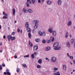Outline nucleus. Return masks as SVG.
<instances>
[{
    "instance_id": "f257e3e1",
    "label": "nucleus",
    "mask_w": 75,
    "mask_h": 75,
    "mask_svg": "<svg viewBox=\"0 0 75 75\" xmlns=\"http://www.w3.org/2000/svg\"><path fill=\"white\" fill-rule=\"evenodd\" d=\"M38 34L40 36H45V35H46V33L45 32H42L41 31H39L38 32Z\"/></svg>"
},
{
    "instance_id": "f03ea898",
    "label": "nucleus",
    "mask_w": 75,
    "mask_h": 75,
    "mask_svg": "<svg viewBox=\"0 0 75 75\" xmlns=\"http://www.w3.org/2000/svg\"><path fill=\"white\" fill-rule=\"evenodd\" d=\"M51 61L52 62H56L57 61V58L55 57H53L51 58Z\"/></svg>"
},
{
    "instance_id": "7ed1b4c3",
    "label": "nucleus",
    "mask_w": 75,
    "mask_h": 75,
    "mask_svg": "<svg viewBox=\"0 0 75 75\" xmlns=\"http://www.w3.org/2000/svg\"><path fill=\"white\" fill-rule=\"evenodd\" d=\"M27 2L26 3L27 6V7H29V4H31V1L30 0H27Z\"/></svg>"
},
{
    "instance_id": "20e7f679",
    "label": "nucleus",
    "mask_w": 75,
    "mask_h": 75,
    "mask_svg": "<svg viewBox=\"0 0 75 75\" xmlns=\"http://www.w3.org/2000/svg\"><path fill=\"white\" fill-rule=\"evenodd\" d=\"M38 21L37 20H34L33 22V24L35 25H38V23H39Z\"/></svg>"
},
{
    "instance_id": "39448f33",
    "label": "nucleus",
    "mask_w": 75,
    "mask_h": 75,
    "mask_svg": "<svg viewBox=\"0 0 75 75\" xmlns=\"http://www.w3.org/2000/svg\"><path fill=\"white\" fill-rule=\"evenodd\" d=\"M59 45V43L57 42L55 43L54 44H53V46L54 47H57V46H58Z\"/></svg>"
},
{
    "instance_id": "423d86ee",
    "label": "nucleus",
    "mask_w": 75,
    "mask_h": 75,
    "mask_svg": "<svg viewBox=\"0 0 75 75\" xmlns=\"http://www.w3.org/2000/svg\"><path fill=\"white\" fill-rule=\"evenodd\" d=\"M52 33L53 35L54 36H56L57 35V32H56V31L53 30Z\"/></svg>"
},
{
    "instance_id": "0eeeda50",
    "label": "nucleus",
    "mask_w": 75,
    "mask_h": 75,
    "mask_svg": "<svg viewBox=\"0 0 75 75\" xmlns=\"http://www.w3.org/2000/svg\"><path fill=\"white\" fill-rule=\"evenodd\" d=\"M28 12H29V13H33V10L31 9H28L27 10Z\"/></svg>"
},
{
    "instance_id": "6e6552de",
    "label": "nucleus",
    "mask_w": 75,
    "mask_h": 75,
    "mask_svg": "<svg viewBox=\"0 0 75 75\" xmlns=\"http://www.w3.org/2000/svg\"><path fill=\"white\" fill-rule=\"evenodd\" d=\"M53 29L52 28H50V29L48 30V31H49V32H50V33H52L53 31H52Z\"/></svg>"
},
{
    "instance_id": "1a4fd4ad",
    "label": "nucleus",
    "mask_w": 75,
    "mask_h": 75,
    "mask_svg": "<svg viewBox=\"0 0 75 75\" xmlns=\"http://www.w3.org/2000/svg\"><path fill=\"white\" fill-rule=\"evenodd\" d=\"M47 4H48V5H50V4H51L52 2H51L50 0H48L47 1Z\"/></svg>"
},
{
    "instance_id": "9d476101",
    "label": "nucleus",
    "mask_w": 75,
    "mask_h": 75,
    "mask_svg": "<svg viewBox=\"0 0 75 75\" xmlns=\"http://www.w3.org/2000/svg\"><path fill=\"white\" fill-rule=\"evenodd\" d=\"M67 46H68V47L69 48H70L71 47V45H70V43L69 42H67L66 43Z\"/></svg>"
},
{
    "instance_id": "9b49d317",
    "label": "nucleus",
    "mask_w": 75,
    "mask_h": 75,
    "mask_svg": "<svg viewBox=\"0 0 75 75\" xmlns=\"http://www.w3.org/2000/svg\"><path fill=\"white\" fill-rule=\"evenodd\" d=\"M23 13H25V14L27 13V10L26 9H25L24 8H23Z\"/></svg>"
},
{
    "instance_id": "f8f14e48",
    "label": "nucleus",
    "mask_w": 75,
    "mask_h": 75,
    "mask_svg": "<svg viewBox=\"0 0 75 75\" xmlns=\"http://www.w3.org/2000/svg\"><path fill=\"white\" fill-rule=\"evenodd\" d=\"M61 48V47H55L54 48V49L55 50H60Z\"/></svg>"
},
{
    "instance_id": "ddd939ff",
    "label": "nucleus",
    "mask_w": 75,
    "mask_h": 75,
    "mask_svg": "<svg viewBox=\"0 0 75 75\" xmlns=\"http://www.w3.org/2000/svg\"><path fill=\"white\" fill-rule=\"evenodd\" d=\"M34 50L35 51L38 50V46H35L34 47Z\"/></svg>"
},
{
    "instance_id": "4468645a",
    "label": "nucleus",
    "mask_w": 75,
    "mask_h": 75,
    "mask_svg": "<svg viewBox=\"0 0 75 75\" xmlns=\"http://www.w3.org/2000/svg\"><path fill=\"white\" fill-rule=\"evenodd\" d=\"M16 13V10L14 8H13V16H14L15 15V13Z\"/></svg>"
},
{
    "instance_id": "2eb2a0df",
    "label": "nucleus",
    "mask_w": 75,
    "mask_h": 75,
    "mask_svg": "<svg viewBox=\"0 0 75 75\" xmlns=\"http://www.w3.org/2000/svg\"><path fill=\"white\" fill-rule=\"evenodd\" d=\"M62 3V1H61V0H58V4H59V5H61V4Z\"/></svg>"
},
{
    "instance_id": "dca6fc26",
    "label": "nucleus",
    "mask_w": 75,
    "mask_h": 75,
    "mask_svg": "<svg viewBox=\"0 0 75 75\" xmlns=\"http://www.w3.org/2000/svg\"><path fill=\"white\" fill-rule=\"evenodd\" d=\"M54 75H61L60 74H59V71H57L56 72V73H54Z\"/></svg>"
},
{
    "instance_id": "f3484780",
    "label": "nucleus",
    "mask_w": 75,
    "mask_h": 75,
    "mask_svg": "<svg viewBox=\"0 0 75 75\" xmlns=\"http://www.w3.org/2000/svg\"><path fill=\"white\" fill-rule=\"evenodd\" d=\"M25 26L26 28H28V27H29V25H28V22L26 23Z\"/></svg>"
},
{
    "instance_id": "a211bd4d",
    "label": "nucleus",
    "mask_w": 75,
    "mask_h": 75,
    "mask_svg": "<svg viewBox=\"0 0 75 75\" xmlns=\"http://www.w3.org/2000/svg\"><path fill=\"white\" fill-rule=\"evenodd\" d=\"M71 21H69L68 23L67 24V25L68 26H69L70 25H71Z\"/></svg>"
},
{
    "instance_id": "6ab92c4d",
    "label": "nucleus",
    "mask_w": 75,
    "mask_h": 75,
    "mask_svg": "<svg viewBox=\"0 0 75 75\" xmlns=\"http://www.w3.org/2000/svg\"><path fill=\"white\" fill-rule=\"evenodd\" d=\"M45 50L47 51L50 50V47H47L45 48Z\"/></svg>"
},
{
    "instance_id": "aec40b11",
    "label": "nucleus",
    "mask_w": 75,
    "mask_h": 75,
    "mask_svg": "<svg viewBox=\"0 0 75 75\" xmlns=\"http://www.w3.org/2000/svg\"><path fill=\"white\" fill-rule=\"evenodd\" d=\"M66 34H65V37L66 38H67L68 37V31H66Z\"/></svg>"
},
{
    "instance_id": "412c9836",
    "label": "nucleus",
    "mask_w": 75,
    "mask_h": 75,
    "mask_svg": "<svg viewBox=\"0 0 75 75\" xmlns=\"http://www.w3.org/2000/svg\"><path fill=\"white\" fill-rule=\"evenodd\" d=\"M31 2L32 4H35V0H31Z\"/></svg>"
},
{
    "instance_id": "4be33fe9",
    "label": "nucleus",
    "mask_w": 75,
    "mask_h": 75,
    "mask_svg": "<svg viewBox=\"0 0 75 75\" xmlns=\"http://www.w3.org/2000/svg\"><path fill=\"white\" fill-rule=\"evenodd\" d=\"M27 30L28 31V32L29 33L30 32L31 29H30V28H28L27 29Z\"/></svg>"
},
{
    "instance_id": "5701e85b",
    "label": "nucleus",
    "mask_w": 75,
    "mask_h": 75,
    "mask_svg": "<svg viewBox=\"0 0 75 75\" xmlns=\"http://www.w3.org/2000/svg\"><path fill=\"white\" fill-rule=\"evenodd\" d=\"M38 62L39 64H41V63H42V60H41V59H39L38 60Z\"/></svg>"
},
{
    "instance_id": "b1692460",
    "label": "nucleus",
    "mask_w": 75,
    "mask_h": 75,
    "mask_svg": "<svg viewBox=\"0 0 75 75\" xmlns=\"http://www.w3.org/2000/svg\"><path fill=\"white\" fill-rule=\"evenodd\" d=\"M15 39H16V38H15V37H12V36H11V41H13V40H14Z\"/></svg>"
},
{
    "instance_id": "393cba45",
    "label": "nucleus",
    "mask_w": 75,
    "mask_h": 75,
    "mask_svg": "<svg viewBox=\"0 0 75 75\" xmlns=\"http://www.w3.org/2000/svg\"><path fill=\"white\" fill-rule=\"evenodd\" d=\"M63 68L64 70H65L67 69V67H66V65L65 64L63 65Z\"/></svg>"
},
{
    "instance_id": "a878e982",
    "label": "nucleus",
    "mask_w": 75,
    "mask_h": 75,
    "mask_svg": "<svg viewBox=\"0 0 75 75\" xmlns=\"http://www.w3.org/2000/svg\"><path fill=\"white\" fill-rule=\"evenodd\" d=\"M38 25H35L34 27V29H37V28L38 27Z\"/></svg>"
},
{
    "instance_id": "bb28decb",
    "label": "nucleus",
    "mask_w": 75,
    "mask_h": 75,
    "mask_svg": "<svg viewBox=\"0 0 75 75\" xmlns=\"http://www.w3.org/2000/svg\"><path fill=\"white\" fill-rule=\"evenodd\" d=\"M29 44L30 45V47H33V44H32V43H31L30 41L29 40Z\"/></svg>"
},
{
    "instance_id": "cd10ccee",
    "label": "nucleus",
    "mask_w": 75,
    "mask_h": 75,
    "mask_svg": "<svg viewBox=\"0 0 75 75\" xmlns=\"http://www.w3.org/2000/svg\"><path fill=\"white\" fill-rule=\"evenodd\" d=\"M3 14L4 15V16H5V17H7V14L5 13V12H3Z\"/></svg>"
},
{
    "instance_id": "c85d7f7f",
    "label": "nucleus",
    "mask_w": 75,
    "mask_h": 75,
    "mask_svg": "<svg viewBox=\"0 0 75 75\" xmlns=\"http://www.w3.org/2000/svg\"><path fill=\"white\" fill-rule=\"evenodd\" d=\"M50 38H51V41L52 42H53V41H54V37H51Z\"/></svg>"
},
{
    "instance_id": "c756f323",
    "label": "nucleus",
    "mask_w": 75,
    "mask_h": 75,
    "mask_svg": "<svg viewBox=\"0 0 75 75\" xmlns=\"http://www.w3.org/2000/svg\"><path fill=\"white\" fill-rule=\"evenodd\" d=\"M28 36L29 38H31V33H28Z\"/></svg>"
},
{
    "instance_id": "7c9ffc66",
    "label": "nucleus",
    "mask_w": 75,
    "mask_h": 75,
    "mask_svg": "<svg viewBox=\"0 0 75 75\" xmlns=\"http://www.w3.org/2000/svg\"><path fill=\"white\" fill-rule=\"evenodd\" d=\"M58 68H54V69H54V72H56V71H57V70L58 69Z\"/></svg>"
},
{
    "instance_id": "2f4dec72",
    "label": "nucleus",
    "mask_w": 75,
    "mask_h": 75,
    "mask_svg": "<svg viewBox=\"0 0 75 75\" xmlns=\"http://www.w3.org/2000/svg\"><path fill=\"white\" fill-rule=\"evenodd\" d=\"M23 67H24V68H27V65L25 64H23Z\"/></svg>"
},
{
    "instance_id": "473e14b6",
    "label": "nucleus",
    "mask_w": 75,
    "mask_h": 75,
    "mask_svg": "<svg viewBox=\"0 0 75 75\" xmlns=\"http://www.w3.org/2000/svg\"><path fill=\"white\" fill-rule=\"evenodd\" d=\"M74 41V39H72L70 41V42L71 44H72V43H73Z\"/></svg>"
},
{
    "instance_id": "72a5a7b5",
    "label": "nucleus",
    "mask_w": 75,
    "mask_h": 75,
    "mask_svg": "<svg viewBox=\"0 0 75 75\" xmlns=\"http://www.w3.org/2000/svg\"><path fill=\"white\" fill-rule=\"evenodd\" d=\"M7 38L8 39H11V36L10 35H8L7 36Z\"/></svg>"
},
{
    "instance_id": "f704fd0d",
    "label": "nucleus",
    "mask_w": 75,
    "mask_h": 75,
    "mask_svg": "<svg viewBox=\"0 0 75 75\" xmlns=\"http://www.w3.org/2000/svg\"><path fill=\"white\" fill-rule=\"evenodd\" d=\"M42 43H43V44H45L46 43V41H45V40H42Z\"/></svg>"
},
{
    "instance_id": "c9c22d12",
    "label": "nucleus",
    "mask_w": 75,
    "mask_h": 75,
    "mask_svg": "<svg viewBox=\"0 0 75 75\" xmlns=\"http://www.w3.org/2000/svg\"><path fill=\"white\" fill-rule=\"evenodd\" d=\"M35 41H36V42H39V41H40V39H36L35 40Z\"/></svg>"
},
{
    "instance_id": "e433bc0d",
    "label": "nucleus",
    "mask_w": 75,
    "mask_h": 75,
    "mask_svg": "<svg viewBox=\"0 0 75 75\" xmlns=\"http://www.w3.org/2000/svg\"><path fill=\"white\" fill-rule=\"evenodd\" d=\"M37 67L38 68H41V66L39 65H38L37 66Z\"/></svg>"
},
{
    "instance_id": "4c0bfd02",
    "label": "nucleus",
    "mask_w": 75,
    "mask_h": 75,
    "mask_svg": "<svg viewBox=\"0 0 75 75\" xmlns=\"http://www.w3.org/2000/svg\"><path fill=\"white\" fill-rule=\"evenodd\" d=\"M69 58H70V59H73V56H70V57H69Z\"/></svg>"
},
{
    "instance_id": "58836bf2",
    "label": "nucleus",
    "mask_w": 75,
    "mask_h": 75,
    "mask_svg": "<svg viewBox=\"0 0 75 75\" xmlns=\"http://www.w3.org/2000/svg\"><path fill=\"white\" fill-rule=\"evenodd\" d=\"M51 42V40H48L47 41V43H50Z\"/></svg>"
},
{
    "instance_id": "ea45409f",
    "label": "nucleus",
    "mask_w": 75,
    "mask_h": 75,
    "mask_svg": "<svg viewBox=\"0 0 75 75\" xmlns=\"http://www.w3.org/2000/svg\"><path fill=\"white\" fill-rule=\"evenodd\" d=\"M24 58H25V57H26V58H28V57H29V55L28 54V55H25L24 56Z\"/></svg>"
},
{
    "instance_id": "a19ab883",
    "label": "nucleus",
    "mask_w": 75,
    "mask_h": 75,
    "mask_svg": "<svg viewBox=\"0 0 75 75\" xmlns=\"http://www.w3.org/2000/svg\"><path fill=\"white\" fill-rule=\"evenodd\" d=\"M19 71H20L19 69L18 68H17L16 69V72H19Z\"/></svg>"
},
{
    "instance_id": "79ce46f5",
    "label": "nucleus",
    "mask_w": 75,
    "mask_h": 75,
    "mask_svg": "<svg viewBox=\"0 0 75 75\" xmlns=\"http://www.w3.org/2000/svg\"><path fill=\"white\" fill-rule=\"evenodd\" d=\"M7 75H11V74L10 72V71L9 72H6Z\"/></svg>"
},
{
    "instance_id": "37998d69",
    "label": "nucleus",
    "mask_w": 75,
    "mask_h": 75,
    "mask_svg": "<svg viewBox=\"0 0 75 75\" xmlns=\"http://www.w3.org/2000/svg\"><path fill=\"white\" fill-rule=\"evenodd\" d=\"M32 31L33 33H35V30L34 29L32 30Z\"/></svg>"
},
{
    "instance_id": "c03bdc74",
    "label": "nucleus",
    "mask_w": 75,
    "mask_h": 75,
    "mask_svg": "<svg viewBox=\"0 0 75 75\" xmlns=\"http://www.w3.org/2000/svg\"><path fill=\"white\" fill-rule=\"evenodd\" d=\"M31 57L32 58H34V54H32Z\"/></svg>"
},
{
    "instance_id": "a18cd8bd",
    "label": "nucleus",
    "mask_w": 75,
    "mask_h": 75,
    "mask_svg": "<svg viewBox=\"0 0 75 75\" xmlns=\"http://www.w3.org/2000/svg\"><path fill=\"white\" fill-rule=\"evenodd\" d=\"M45 59L46 60V61H48V62L50 61V59H48V58H46Z\"/></svg>"
},
{
    "instance_id": "49530a36",
    "label": "nucleus",
    "mask_w": 75,
    "mask_h": 75,
    "mask_svg": "<svg viewBox=\"0 0 75 75\" xmlns=\"http://www.w3.org/2000/svg\"><path fill=\"white\" fill-rule=\"evenodd\" d=\"M2 69V66L0 65V70L1 71Z\"/></svg>"
},
{
    "instance_id": "de8ad7c7",
    "label": "nucleus",
    "mask_w": 75,
    "mask_h": 75,
    "mask_svg": "<svg viewBox=\"0 0 75 75\" xmlns=\"http://www.w3.org/2000/svg\"><path fill=\"white\" fill-rule=\"evenodd\" d=\"M6 72H10V71H9V70L8 69H6Z\"/></svg>"
},
{
    "instance_id": "09e8293b",
    "label": "nucleus",
    "mask_w": 75,
    "mask_h": 75,
    "mask_svg": "<svg viewBox=\"0 0 75 75\" xmlns=\"http://www.w3.org/2000/svg\"><path fill=\"white\" fill-rule=\"evenodd\" d=\"M3 18L4 19H6V18H7V17H6V16H4L3 17Z\"/></svg>"
},
{
    "instance_id": "8fccbe9b",
    "label": "nucleus",
    "mask_w": 75,
    "mask_h": 75,
    "mask_svg": "<svg viewBox=\"0 0 75 75\" xmlns=\"http://www.w3.org/2000/svg\"><path fill=\"white\" fill-rule=\"evenodd\" d=\"M14 34H15V32H13L11 33V35H14Z\"/></svg>"
},
{
    "instance_id": "3c124183",
    "label": "nucleus",
    "mask_w": 75,
    "mask_h": 75,
    "mask_svg": "<svg viewBox=\"0 0 75 75\" xmlns=\"http://www.w3.org/2000/svg\"><path fill=\"white\" fill-rule=\"evenodd\" d=\"M17 31L18 33H20V30L19 29H18Z\"/></svg>"
},
{
    "instance_id": "603ef678",
    "label": "nucleus",
    "mask_w": 75,
    "mask_h": 75,
    "mask_svg": "<svg viewBox=\"0 0 75 75\" xmlns=\"http://www.w3.org/2000/svg\"><path fill=\"white\" fill-rule=\"evenodd\" d=\"M2 66L4 67H5V64H4V63H3L2 64Z\"/></svg>"
},
{
    "instance_id": "864d4df0",
    "label": "nucleus",
    "mask_w": 75,
    "mask_h": 75,
    "mask_svg": "<svg viewBox=\"0 0 75 75\" xmlns=\"http://www.w3.org/2000/svg\"><path fill=\"white\" fill-rule=\"evenodd\" d=\"M14 58H15V59H16V58H17V56L16 55H15L14 56Z\"/></svg>"
},
{
    "instance_id": "5fc2aeb1",
    "label": "nucleus",
    "mask_w": 75,
    "mask_h": 75,
    "mask_svg": "<svg viewBox=\"0 0 75 75\" xmlns=\"http://www.w3.org/2000/svg\"><path fill=\"white\" fill-rule=\"evenodd\" d=\"M67 56L68 57H69L70 56H69V54L68 53H67Z\"/></svg>"
},
{
    "instance_id": "6e6d98bb",
    "label": "nucleus",
    "mask_w": 75,
    "mask_h": 75,
    "mask_svg": "<svg viewBox=\"0 0 75 75\" xmlns=\"http://www.w3.org/2000/svg\"><path fill=\"white\" fill-rule=\"evenodd\" d=\"M4 75H7V72H5L4 73Z\"/></svg>"
},
{
    "instance_id": "4d7b16f0",
    "label": "nucleus",
    "mask_w": 75,
    "mask_h": 75,
    "mask_svg": "<svg viewBox=\"0 0 75 75\" xmlns=\"http://www.w3.org/2000/svg\"><path fill=\"white\" fill-rule=\"evenodd\" d=\"M34 54L35 55H36L37 54V53H36V52H34Z\"/></svg>"
},
{
    "instance_id": "13d9d810",
    "label": "nucleus",
    "mask_w": 75,
    "mask_h": 75,
    "mask_svg": "<svg viewBox=\"0 0 75 75\" xmlns=\"http://www.w3.org/2000/svg\"><path fill=\"white\" fill-rule=\"evenodd\" d=\"M38 3H41V0H38Z\"/></svg>"
},
{
    "instance_id": "bf43d9fd",
    "label": "nucleus",
    "mask_w": 75,
    "mask_h": 75,
    "mask_svg": "<svg viewBox=\"0 0 75 75\" xmlns=\"http://www.w3.org/2000/svg\"><path fill=\"white\" fill-rule=\"evenodd\" d=\"M3 38H4V39H6V36L4 35L3 36Z\"/></svg>"
},
{
    "instance_id": "052dcab7",
    "label": "nucleus",
    "mask_w": 75,
    "mask_h": 75,
    "mask_svg": "<svg viewBox=\"0 0 75 75\" xmlns=\"http://www.w3.org/2000/svg\"><path fill=\"white\" fill-rule=\"evenodd\" d=\"M22 32H23V31L22 30H21V31H20L21 33V34H22Z\"/></svg>"
},
{
    "instance_id": "680f3d73",
    "label": "nucleus",
    "mask_w": 75,
    "mask_h": 75,
    "mask_svg": "<svg viewBox=\"0 0 75 75\" xmlns=\"http://www.w3.org/2000/svg\"><path fill=\"white\" fill-rule=\"evenodd\" d=\"M2 50H0V52H1H1H2Z\"/></svg>"
},
{
    "instance_id": "e2e57ef3",
    "label": "nucleus",
    "mask_w": 75,
    "mask_h": 75,
    "mask_svg": "<svg viewBox=\"0 0 75 75\" xmlns=\"http://www.w3.org/2000/svg\"><path fill=\"white\" fill-rule=\"evenodd\" d=\"M74 48H75V42L74 43Z\"/></svg>"
},
{
    "instance_id": "0e129e2a",
    "label": "nucleus",
    "mask_w": 75,
    "mask_h": 75,
    "mask_svg": "<svg viewBox=\"0 0 75 75\" xmlns=\"http://www.w3.org/2000/svg\"><path fill=\"white\" fill-rule=\"evenodd\" d=\"M73 61H74V64H75V60H74Z\"/></svg>"
},
{
    "instance_id": "69168bd1",
    "label": "nucleus",
    "mask_w": 75,
    "mask_h": 75,
    "mask_svg": "<svg viewBox=\"0 0 75 75\" xmlns=\"http://www.w3.org/2000/svg\"><path fill=\"white\" fill-rule=\"evenodd\" d=\"M2 43L1 42V43H0V45H2Z\"/></svg>"
},
{
    "instance_id": "338daca9",
    "label": "nucleus",
    "mask_w": 75,
    "mask_h": 75,
    "mask_svg": "<svg viewBox=\"0 0 75 75\" xmlns=\"http://www.w3.org/2000/svg\"><path fill=\"white\" fill-rule=\"evenodd\" d=\"M69 36H70V37H71V38L72 37V35H70Z\"/></svg>"
},
{
    "instance_id": "774afa93",
    "label": "nucleus",
    "mask_w": 75,
    "mask_h": 75,
    "mask_svg": "<svg viewBox=\"0 0 75 75\" xmlns=\"http://www.w3.org/2000/svg\"><path fill=\"white\" fill-rule=\"evenodd\" d=\"M73 28H74V30H75V26H74V27H73Z\"/></svg>"
}]
</instances>
